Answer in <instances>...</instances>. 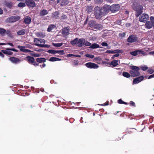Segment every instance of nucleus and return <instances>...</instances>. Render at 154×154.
Returning a JSON list of instances; mask_svg holds the SVG:
<instances>
[{"label": "nucleus", "instance_id": "69168bd1", "mask_svg": "<svg viewBox=\"0 0 154 154\" xmlns=\"http://www.w3.org/2000/svg\"><path fill=\"white\" fill-rule=\"evenodd\" d=\"M46 66V64L45 63H43L42 65H40V66L41 68H44Z\"/></svg>", "mask_w": 154, "mask_h": 154}, {"label": "nucleus", "instance_id": "393cba45", "mask_svg": "<svg viewBox=\"0 0 154 154\" xmlns=\"http://www.w3.org/2000/svg\"><path fill=\"white\" fill-rule=\"evenodd\" d=\"M118 61L117 60H114L111 62L109 65H112V67H115L118 64Z\"/></svg>", "mask_w": 154, "mask_h": 154}, {"label": "nucleus", "instance_id": "72a5a7b5", "mask_svg": "<svg viewBox=\"0 0 154 154\" xmlns=\"http://www.w3.org/2000/svg\"><path fill=\"white\" fill-rule=\"evenodd\" d=\"M52 45L55 47H60L63 44L62 43H52Z\"/></svg>", "mask_w": 154, "mask_h": 154}, {"label": "nucleus", "instance_id": "5701e85b", "mask_svg": "<svg viewBox=\"0 0 154 154\" xmlns=\"http://www.w3.org/2000/svg\"><path fill=\"white\" fill-rule=\"evenodd\" d=\"M96 22V21L94 20H91L89 21L88 23V25L89 26L91 27H94Z\"/></svg>", "mask_w": 154, "mask_h": 154}, {"label": "nucleus", "instance_id": "9b49d317", "mask_svg": "<svg viewBox=\"0 0 154 154\" xmlns=\"http://www.w3.org/2000/svg\"><path fill=\"white\" fill-rule=\"evenodd\" d=\"M9 60L12 63L15 64H17L21 61V60L19 59L14 57H10Z\"/></svg>", "mask_w": 154, "mask_h": 154}, {"label": "nucleus", "instance_id": "e2e57ef3", "mask_svg": "<svg viewBox=\"0 0 154 154\" xmlns=\"http://www.w3.org/2000/svg\"><path fill=\"white\" fill-rule=\"evenodd\" d=\"M106 53L108 54H112V51L107 50L106 52Z\"/></svg>", "mask_w": 154, "mask_h": 154}, {"label": "nucleus", "instance_id": "c85d7f7f", "mask_svg": "<svg viewBox=\"0 0 154 154\" xmlns=\"http://www.w3.org/2000/svg\"><path fill=\"white\" fill-rule=\"evenodd\" d=\"M146 27L148 29H150L152 27V24L151 23L148 22L145 24Z\"/></svg>", "mask_w": 154, "mask_h": 154}, {"label": "nucleus", "instance_id": "20e7f679", "mask_svg": "<svg viewBox=\"0 0 154 154\" xmlns=\"http://www.w3.org/2000/svg\"><path fill=\"white\" fill-rule=\"evenodd\" d=\"M105 15H107L109 12L111 11V6L107 4H105L101 7Z\"/></svg>", "mask_w": 154, "mask_h": 154}, {"label": "nucleus", "instance_id": "cd10ccee", "mask_svg": "<svg viewBox=\"0 0 154 154\" xmlns=\"http://www.w3.org/2000/svg\"><path fill=\"white\" fill-rule=\"evenodd\" d=\"M78 42V38H75L72 41L70 42V43L71 44L73 45H75L76 44L77 45V43Z\"/></svg>", "mask_w": 154, "mask_h": 154}, {"label": "nucleus", "instance_id": "e433bc0d", "mask_svg": "<svg viewBox=\"0 0 154 154\" xmlns=\"http://www.w3.org/2000/svg\"><path fill=\"white\" fill-rule=\"evenodd\" d=\"M118 102L119 104H125V105H127L128 104L127 103L124 102L121 99L119 100L118 101Z\"/></svg>", "mask_w": 154, "mask_h": 154}, {"label": "nucleus", "instance_id": "6e6d98bb", "mask_svg": "<svg viewBox=\"0 0 154 154\" xmlns=\"http://www.w3.org/2000/svg\"><path fill=\"white\" fill-rule=\"evenodd\" d=\"M101 45L103 46H107L108 45V44L106 42H102L101 44Z\"/></svg>", "mask_w": 154, "mask_h": 154}, {"label": "nucleus", "instance_id": "dca6fc26", "mask_svg": "<svg viewBox=\"0 0 154 154\" xmlns=\"http://www.w3.org/2000/svg\"><path fill=\"white\" fill-rule=\"evenodd\" d=\"M100 47L102 48V47H100L98 44H97L96 43H94L92 45L91 44V46L89 47V48L91 49H96Z\"/></svg>", "mask_w": 154, "mask_h": 154}, {"label": "nucleus", "instance_id": "4c0bfd02", "mask_svg": "<svg viewBox=\"0 0 154 154\" xmlns=\"http://www.w3.org/2000/svg\"><path fill=\"white\" fill-rule=\"evenodd\" d=\"M48 52L51 54H56V50L51 49L48 51Z\"/></svg>", "mask_w": 154, "mask_h": 154}, {"label": "nucleus", "instance_id": "ddd939ff", "mask_svg": "<svg viewBox=\"0 0 154 154\" xmlns=\"http://www.w3.org/2000/svg\"><path fill=\"white\" fill-rule=\"evenodd\" d=\"M85 42V39L84 38H80L79 40L77 43V46L79 48H81L84 45Z\"/></svg>", "mask_w": 154, "mask_h": 154}, {"label": "nucleus", "instance_id": "2eb2a0df", "mask_svg": "<svg viewBox=\"0 0 154 154\" xmlns=\"http://www.w3.org/2000/svg\"><path fill=\"white\" fill-rule=\"evenodd\" d=\"M26 3L29 6L34 7L35 6V3L32 0H26Z\"/></svg>", "mask_w": 154, "mask_h": 154}, {"label": "nucleus", "instance_id": "423d86ee", "mask_svg": "<svg viewBox=\"0 0 154 154\" xmlns=\"http://www.w3.org/2000/svg\"><path fill=\"white\" fill-rule=\"evenodd\" d=\"M130 54L133 56H136L138 54L140 55L142 54L143 55H145V52L144 51L141 50H137L130 52Z\"/></svg>", "mask_w": 154, "mask_h": 154}, {"label": "nucleus", "instance_id": "f704fd0d", "mask_svg": "<svg viewBox=\"0 0 154 154\" xmlns=\"http://www.w3.org/2000/svg\"><path fill=\"white\" fill-rule=\"evenodd\" d=\"M139 68L143 71H146L148 69V67L144 65L140 66Z\"/></svg>", "mask_w": 154, "mask_h": 154}, {"label": "nucleus", "instance_id": "4d7b16f0", "mask_svg": "<svg viewBox=\"0 0 154 154\" xmlns=\"http://www.w3.org/2000/svg\"><path fill=\"white\" fill-rule=\"evenodd\" d=\"M67 17L66 16L64 15L63 14V15L61 17V20H64L66 19Z\"/></svg>", "mask_w": 154, "mask_h": 154}, {"label": "nucleus", "instance_id": "9d476101", "mask_svg": "<svg viewBox=\"0 0 154 154\" xmlns=\"http://www.w3.org/2000/svg\"><path fill=\"white\" fill-rule=\"evenodd\" d=\"M111 11L112 12H115L119 10L120 6L118 4H114L111 6Z\"/></svg>", "mask_w": 154, "mask_h": 154}, {"label": "nucleus", "instance_id": "37998d69", "mask_svg": "<svg viewBox=\"0 0 154 154\" xmlns=\"http://www.w3.org/2000/svg\"><path fill=\"white\" fill-rule=\"evenodd\" d=\"M112 54L121 53V50L119 49L114 50L112 51Z\"/></svg>", "mask_w": 154, "mask_h": 154}, {"label": "nucleus", "instance_id": "13d9d810", "mask_svg": "<svg viewBox=\"0 0 154 154\" xmlns=\"http://www.w3.org/2000/svg\"><path fill=\"white\" fill-rule=\"evenodd\" d=\"M45 36V35L44 34H43L42 33H39V37L43 38Z\"/></svg>", "mask_w": 154, "mask_h": 154}, {"label": "nucleus", "instance_id": "a211bd4d", "mask_svg": "<svg viewBox=\"0 0 154 154\" xmlns=\"http://www.w3.org/2000/svg\"><path fill=\"white\" fill-rule=\"evenodd\" d=\"M48 13V12L47 10L43 9L40 11V16H43L47 14Z\"/></svg>", "mask_w": 154, "mask_h": 154}, {"label": "nucleus", "instance_id": "c03bdc74", "mask_svg": "<svg viewBox=\"0 0 154 154\" xmlns=\"http://www.w3.org/2000/svg\"><path fill=\"white\" fill-rule=\"evenodd\" d=\"M139 82H139L138 80L136 78L134 79L133 82V84H136Z\"/></svg>", "mask_w": 154, "mask_h": 154}, {"label": "nucleus", "instance_id": "680f3d73", "mask_svg": "<svg viewBox=\"0 0 154 154\" xmlns=\"http://www.w3.org/2000/svg\"><path fill=\"white\" fill-rule=\"evenodd\" d=\"M6 49L7 50H8L12 51H15V52L17 51V50H16L14 48H7Z\"/></svg>", "mask_w": 154, "mask_h": 154}, {"label": "nucleus", "instance_id": "b1692460", "mask_svg": "<svg viewBox=\"0 0 154 154\" xmlns=\"http://www.w3.org/2000/svg\"><path fill=\"white\" fill-rule=\"evenodd\" d=\"M61 60V59L54 57H51L49 59V61L51 62H54L57 61H60Z\"/></svg>", "mask_w": 154, "mask_h": 154}, {"label": "nucleus", "instance_id": "052dcab7", "mask_svg": "<svg viewBox=\"0 0 154 154\" xmlns=\"http://www.w3.org/2000/svg\"><path fill=\"white\" fill-rule=\"evenodd\" d=\"M150 20L152 23H154V17L151 16L150 18Z\"/></svg>", "mask_w": 154, "mask_h": 154}, {"label": "nucleus", "instance_id": "2f4dec72", "mask_svg": "<svg viewBox=\"0 0 154 154\" xmlns=\"http://www.w3.org/2000/svg\"><path fill=\"white\" fill-rule=\"evenodd\" d=\"M122 75L124 77L127 78H129L131 76L130 74L128 72H123Z\"/></svg>", "mask_w": 154, "mask_h": 154}, {"label": "nucleus", "instance_id": "8fccbe9b", "mask_svg": "<svg viewBox=\"0 0 154 154\" xmlns=\"http://www.w3.org/2000/svg\"><path fill=\"white\" fill-rule=\"evenodd\" d=\"M91 44L89 42L85 40V42L84 43V45L86 46H91Z\"/></svg>", "mask_w": 154, "mask_h": 154}, {"label": "nucleus", "instance_id": "864d4df0", "mask_svg": "<svg viewBox=\"0 0 154 154\" xmlns=\"http://www.w3.org/2000/svg\"><path fill=\"white\" fill-rule=\"evenodd\" d=\"M94 60L96 61L100 62L101 61L102 59L100 57H96L94 58Z\"/></svg>", "mask_w": 154, "mask_h": 154}, {"label": "nucleus", "instance_id": "aec40b11", "mask_svg": "<svg viewBox=\"0 0 154 154\" xmlns=\"http://www.w3.org/2000/svg\"><path fill=\"white\" fill-rule=\"evenodd\" d=\"M93 7L91 6H88L86 8V11L88 13L90 14L93 11Z\"/></svg>", "mask_w": 154, "mask_h": 154}, {"label": "nucleus", "instance_id": "a878e982", "mask_svg": "<svg viewBox=\"0 0 154 154\" xmlns=\"http://www.w3.org/2000/svg\"><path fill=\"white\" fill-rule=\"evenodd\" d=\"M94 28L96 29H100L102 28V26L101 24L97 23L96 22Z\"/></svg>", "mask_w": 154, "mask_h": 154}, {"label": "nucleus", "instance_id": "58836bf2", "mask_svg": "<svg viewBox=\"0 0 154 154\" xmlns=\"http://www.w3.org/2000/svg\"><path fill=\"white\" fill-rule=\"evenodd\" d=\"M85 56L87 57L90 58L91 59L93 58L94 57V55H91V54H86L85 55Z\"/></svg>", "mask_w": 154, "mask_h": 154}, {"label": "nucleus", "instance_id": "bb28decb", "mask_svg": "<svg viewBox=\"0 0 154 154\" xmlns=\"http://www.w3.org/2000/svg\"><path fill=\"white\" fill-rule=\"evenodd\" d=\"M60 13L59 11H56L54 13H53V16L54 18L55 19H57L59 17V15Z\"/></svg>", "mask_w": 154, "mask_h": 154}, {"label": "nucleus", "instance_id": "f03ea898", "mask_svg": "<svg viewBox=\"0 0 154 154\" xmlns=\"http://www.w3.org/2000/svg\"><path fill=\"white\" fill-rule=\"evenodd\" d=\"M94 12L95 17L97 19H100L103 16H105L100 7H95Z\"/></svg>", "mask_w": 154, "mask_h": 154}, {"label": "nucleus", "instance_id": "de8ad7c7", "mask_svg": "<svg viewBox=\"0 0 154 154\" xmlns=\"http://www.w3.org/2000/svg\"><path fill=\"white\" fill-rule=\"evenodd\" d=\"M126 35V33L125 32H121L119 34V36L120 37L123 38Z\"/></svg>", "mask_w": 154, "mask_h": 154}, {"label": "nucleus", "instance_id": "4468645a", "mask_svg": "<svg viewBox=\"0 0 154 154\" xmlns=\"http://www.w3.org/2000/svg\"><path fill=\"white\" fill-rule=\"evenodd\" d=\"M69 29L68 27H64L62 30V34L65 35H67L69 34Z\"/></svg>", "mask_w": 154, "mask_h": 154}, {"label": "nucleus", "instance_id": "ea45409f", "mask_svg": "<svg viewBox=\"0 0 154 154\" xmlns=\"http://www.w3.org/2000/svg\"><path fill=\"white\" fill-rule=\"evenodd\" d=\"M5 33L8 35L10 37H11L13 36L10 30H7V31H6Z\"/></svg>", "mask_w": 154, "mask_h": 154}, {"label": "nucleus", "instance_id": "1a4fd4ad", "mask_svg": "<svg viewBox=\"0 0 154 154\" xmlns=\"http://www.w3.org/2000/svg\"><path fill=\"white\" fill-rule=\"evenodd\" d=\"M20 19V17L18 16H11L8 19V21L12 23L16 22Z\"/></svg>", "mask_w": 154, "mask_h": 154}, {"label": "nucleus", "instance_id": "473e14b6", "mask_svg": "<svg viewBox=\"0 0 154 154\" xmlns=\"http://www.w3.org/2000/svg\"><path fill=\"white\" fill-rule=\"evenodd\" d=\"M17 48L19 49H20V51L24 52L25 50V46L18 45L17 46Z\"/></svg>", "mask_w": 154, "mask_h": 154}, {"label": "nucleus", "instance_id": "603ef678", "mask_svg": "<svg viewBox=\"0 0 154 154\" xmlns=\"http://www.w3.org/2000/svg\"><path fill=\"white\" fill-rule=\"evenodd\" d=\"M25 6V4L23 3H20L18 5V7H24Z\"/></svg>", "mask_w": 154, "mask_h": 154}, {"label": "nucleus", "instance_id": "09e8293b", "mask_svg": "<svg viewBox=\"0 0 154 154\" xmlns=\"http://www.w3.org/2000/svg\"><path fill=\"white\" fill-rule=\"evenodd\" d=\"M34 42L35 45L38 46V38L34 39Z\"/></svg>", "mask_w": 154, "mask_h": 154}, {"label": "nucleus", "instance_id": "79ce46f5", "mask_svg": "<svg viewBox=\"0 0 154 154\" xmlns=\"http://www.w3.org/2000/svg\"><path fill=\"white\" fill-rule=\"evenodd\" d=\"M39 47H44L45 48H48L50 47V45H47L39 44Z\"/></svg>", "mask_w": 154, "mask_h": 154}, {"label": "nucleus", "instance_id": "c9c22d12", "mask_svg": "<svg viewBox=\"0 0 154 154\" xmlns=\"http://www.w3.org/2000/svg\"><path fill=\"white\" fill-rule=\"evenodd\" d=\"M57 53L61 55H63L65 54L63 50H56V54Z\"/></svg>", "mask_w": 154, "mask_h": 154}, {"label": "nucleus", "instance_id": "49530a36", "mask_svg": "<svg viewBox=\"0 0 154 154\" xmlns=\"http://www.w3.org/2000/svg\"><path fill=\"white\" fill-rule=\"evenodd\" d=\"M78 63L79 61L78 60H75L72 62L73 65L76 66L78 65Z\"/></svg>", "mask_w": 154, "mask_h": 154}, {"label": "nucleus", "instance_id": "6ab92c4d", "mask_svg": "<svg viewBox=\"0 0 154 154\" xmlns=\"http://www.w3.org/2000/svg\"><path fill=\"white\" fill-rule=\"evenodd\" d=\"M31 18L29 17H26L24 20V22L26 24H29L31 22Z\"/></svg>", "mask_w": 154, "mask_h": 154}, {"label": "nucleus", "instance_id": "39448f33", "mask_svg": "<svg viewBox=\"0 0 154 154\" xmlns=\"http://www.w3.org/2000/svg\"><path fill=\"white\" fill-rule=\"evenodd\" d=\"M138 39L137 35L132 34L130 35L127 39L128 42L132 43L136 42Z\"/></svg>", "mask_w": 154, "mask_h": 154}, {"label": "nucleus", "instance_id": "f8f14e48", "mask_svg": "<svg viewBox=\"0 0 154 154\" xmlns=\"http://www.w3.org/2000/svg\"><path fill=\"white\" fill-rule=\"evenodd\" d=\"M26 58L29 63H32L34 65L37 66L38 65V64L35 62L34 59L33 57L30 56H27L26 57Z\"/></svg>", "mask_w": 154, "mask_h": 154}, {"label": "nucleus", "instance_id": "0eeeda50", "mask_svg": "<svg viewBox=\"0 0 154 154\" xmlns=\"http://www.w3.org/2000/svg\"><path fill=\"white\" fill-rule=\"evenodd\" d=\"M149 17L148 14H143L140 15L139 20L140 22H145L148 20Z\"/></svg>", "mask_w": 154, "mask_h": 154}, {"label": "nucleus", "instance_id": "4be33fe9", "mask_svg": "<svg viewBox=\"0 0 154 154\" xmlns=\"http://www.w3.org/2000/svg\"><path fill=\"white\" fill-rule=\"evenodd\" d=\"M10 50H2V52L4 54H8L9 55H11L13 54V52L11 51H9Z\"/></svg>", "mask_w": 154, "mask_h": 154}, {"label": "nucleus", "instance_id": "a18cd8bd", "mask_svg": "<svg viewBox=\"0 0 154 154\" xmlns=\"http://www.w3.org/2000/svg\"><path fill=\"white\" fill-rule=\"evenodd\" d=\"M46 59L44 58H39V63H44L46 61Z\"/></svg>", "mask_w": 154, "mask_h": 154}, {"label": "nucleus", "instance_id": "412c9836", "mask_svg": "<svg viewBox=\"0 0 154 154\" xmlns=\"http://www.w3.org/2000/svg\"><path fill=\"white\" fill-rule=\"evenodd\" d=\"M56 27V26L54 24H51L49 26L47 31L49 32H51L52 30Z\"/></svg>", "mask_w": 154, "mask_h": 154}, {"label": "nucleus", "instance_id": "5fc2aeb1", "mask_svg": "<svg viewBox=\"0 0 154 154\" xmlns=\"http://www.w3.org/2000/svg\"><path fill=\"white\" fill-rule=\"evenodd\" d=\"M147 72L149 74H152L153 72V69H149L147 70Z\"/></svg>", "mask_w": 154, "mask_h": 154}, {"label": "nucleus", "instance_id": "3c124183", "mask_svg": "<svg viewBox=\"0 0 154 154\" xmlns=\"http://www.w3.org/2000/svg\"><path fill=\"white\" fill-rule=\"evenodd\" d=\"M39 42L41 43L40 44H44L45 42V39L39 38Z\"/></svg>", "mask_w": 154, "mask_h": 154}, {"label": "nucleus", "instance_id": "7c9ffc66", "mask_svg": "<svg viewBox=\"0 0 154 154\" xmlns=\"http://www.w3.org/2000/svg\"><path fill=\"white\" fill-rule=\"evenodd\" d=\"M6 32V30L2 28H0V34L2 36H4Z\"/></svg>", "mask_w": 154, "mask_h": 154}, {"label": "nucleus", "instance_id": "338daca9", "mask_svg": "<svg viewBox=\"0 0 154 154\" xmlns=\"http://www.w3.org/2000/svg\"><path fill=\"white\" fill-rule=\"evenodd\" d=\"M108 104H109V102H108L106 103H104L103 104H101L100 105L102 106H105L107 105Z\"/></svg>", "mask_w": 154, "mask_h": 154}, {"label": "nucleus", "instance_id": "f3484780", "mask_svg": "<svg viewBox=\"0 0 154 154\" xmlns=\"http://www.w3.org/2000/svg\"><path fill=\"white\" fill-rule=\"evenodd\" d=\"M26 32V29H23L18 31L17 33L18 35H24Z\"/></svg>", "mask_w": 154, "mask_h": 154}, {"label": "nucleus", "instance_id": "7ed1b4c3", "mask_svg": "<svg viewBox=\"0 0 154 154\" xmlns=\"http://www.w3.org/2000/svg\"><path fill=\"white\" fill-rule=\"evenodd\" d=\"M132 7L136 11L135 15L137 17L139 16L143 12V7L136 2L133 3Z\"/></svg>", "mask_w": 154, "mask_h": 154}, {"label": "nucleus", "instance_id": "a19ab883", "mask_svg": "<svg viewBox=\"0 0 154 154\" xmlns=\"http://www.w3.org/2000/svg\"><path fill=\"white\" fill-rule=\"evenodd\" d=\"M138 80L139 82H141L143 80L144 77L143 75L139 76L138 77L136 78Z\"/></svg>", "mask_w": 154, "mask_h": 154}, {"label": "nucleus", "instance_id": "774afa93", "mask_svg": "<svg viewBox=\"0 0 154 154\" xmlns=\"http://www.w3.org/2000/svg\"><path fill=\"white\" fill-rule=\"evenodd\" d=\"M32 55L35 57H38V54L33 53L32 54Z\"/></svg>", "mask_w": 154, "mask_h": 154}, {"label": "nucleus", "instance_id": "0e129e2a", "mask_svg": "<svg viewBox=\"0 0 154 154\" xmlns=\"http://www.w3.org/2000/svg\"><path fill=\"white\" fill-rule=\"evenodd\" d=\"M154 77V73L152 75H149V77H148V79H149L152 78Z\"/></svg>", "mask_w": 154, "mask_h": 154}, {"label": "nucleus", "instance_id": "bf43d9fd", "mask_svg": "<svg viewBox=\"0 0 154 154\" xmlns=\"http://www.w3.org/2000/svg\"><path fill=\"white\" fill-rule=\"evenodd\" d=\"M130 105L131 106H132L134 107L135 106V103L132 101H130Z\"/></svg>", "mask_w": 154, "mask_h": 154}, {"label": "nucleus", "instance_id": "6e6552de", "mask_svg": "<svg viewBox=\"0 0 154 154\" xmlns=\"http://www.w3.org/2000/svg\"><path fill=\"white\" fill-rule=\"evenodd\" d=\"M85 66L88 68L96 69L98 68L99 66L94 63L89 62L85 64Z\"/></svg>", "mask_w": 154, "mask_h": 154}, {"label": "nucleus", "instance_id": "f257e3e1", "mask_svg": "<svg viewBox=\"0 0 154 154\" xmlns=\"http://www.w3.org/2000/svg\"><path fill=\"white\" fill-rule=\"evenodd\" d=\"M130 68L131 69L129 71V73L131 77H135L140 75V68L138 67L135 66H130Z\"/></svg>", "mask_w": 154, "mask_h": 154}, {"label": "nucleus", "instance_id": "c756f323", "mask_svg": "<svg viewBox=\"0 0 154 154\" xmlns=\"http://www.w3.org/2000/svg\"><path fill=\"white\" fill-rule=\"evenodd\" d=\"M68 1L67 0H62L60 5L62 6H65L68 4Z\"/></svg>", "mask_w": 154, "mask_h": 154}]
</instances>
